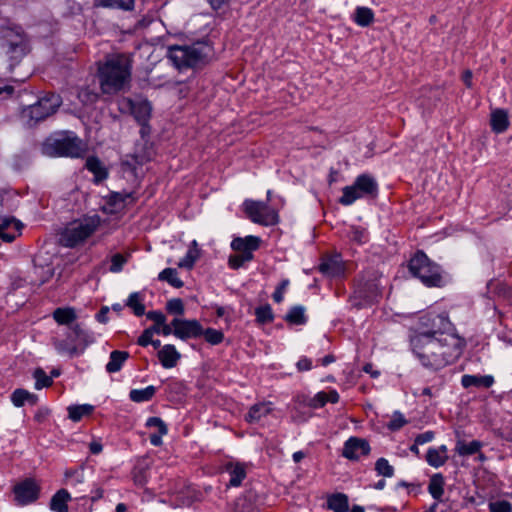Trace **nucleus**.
I'll use <instances>...</instances> for the list:
<instances>
[{"label":"nucleus","instance_id":"39","mask_svg":"<svg viewBox=\"0 0 512 512\" xmlns=\"http://www.w3.org/2000/svg\"><path fill=\"white\" fill-rule=\"evenodd\" d=\"M158 279L168 282L175 288H181L184 285L183 281L178 277L176 269L174 268H166L161 271L158 275Z\"/></svg>","mask_w":512,"mask_h":512},{"label":"nucleus","instance_id":"53","mask_svg":"<svg viewBox=\"0 0 512 512\" xmlns=\"http://www.w3.org/2000/svg\"><path fill=\"white\" fill-rule=\"evenodd\" d=\"M28 397H30L29 391L25 389H16L11 395V401L16 407H22Z\"/></svg>","mask_w":512,"mask_h":512},{"label":"nucleus","instance_id":"33","mask_svg":"<svg viewBox=\"0 0 512 512\" xmlns=\"http://www.w3.org/2000/svg\"><path fill=\"white\" fill-rule=\"evenodd\" d=\"M353 20L361 27L369 26L374 21V12L368 7H357Z\"/></svg>","mask_w":512,"mask_h":512},{"label":"nucleus","instance_id":"20","mask_svg":"<svg viewBox=\"0 0 512 512\" xmlns=\"http://www.w3.org/2000/svg\"><path fill=\"white\" fill-rule=\"evenodd\" d=\"M494 378L490 375H468L465 374L461 378V384L464 388L469 387H485L489 388L493 385Z\"/></svg>","mask_w":512,"mask_h":512},{"label":"nucleus","instance_id":"25","mask_svg":"<svg viewBox=\"0 0 512 512\" xmlns=\"http://www.w3.org/2000/svg\"><path fill=\"white\" fill-rule=\"evenodd\" d=\"M70 500V494L65 489L57 491L50 501V509L55 512H68L67 502Z\"/></svg>","mask_w":512,"mask_h":512},{"label":"nucleus","instance_id":"14","mask_svg":"<svg viewBox=\"0 0 512 512\" xmlns=\"http://www.w3.org/2000/svg\"><path fill=\"white\" fill-rule=\"evenodd\" d=\"M15 500L19 505H26L34 502L39 497L40 487L31 478H27L16 484L13 488Z\"/></svg>","mask_w":512,"mask_h":512},{"label":"nucleus","instance_id":"4","mask_svg":"<svg viewBox=\"0 0 512 512\" xmlns=\"http://www.w3.org/2000/svg\"><path fill=\"white\" fill-rule=\"evenodd\" d=\"M0 49L17 63L29 51V43L26 34L19 26L0 27Z\"/></svg>","mask_w":512,"mask_h":512},{"label":"nucleus","instance_id":"63","mask_svg":"<svg viewBox=\"0 0 512 512\" xmlns=\"http://www.w3.org/2000/svg\"><path fill=\"white\" fill-rule=\"evenodd\" d=\"M498 293L502 295L504 298L512 301V287L507 285H501L499 287Z\"/></svg>","mask_w":512,"mask_h":512},{"label":"nucleus","instance_id":"55","mask_svg":"<svg viewBox=\"0 0 512 512\" xmlns=\"http://www.w3.org/2000/svg\"><path fill=\"white\" fill-rule=\"evenodd\" d=\"M127 262V258L120 253L112 256L111 266L109 270L113 273H118L123 269L124 264Z\"/></svg>","mask_w":512,"mask_h":512},{"label":"nucleus","instance_id":"37","mask_svg":"<svg viewBox=\"0 0 512 512\" xmlns=\"http://www.w3.org/2000/svg\"><path fill=\"white\" fill-rule=\"evenodd\" d=\"M285 320L293 325H303L306 323L307 318L305 315V308L303 306H294L285 316Z\"/></svg>","mask_w":512,"mask_h":512},{"label":"nucleus","instance_id":"3","mask_svg":"<svg viewBox=\"0 0 512 512\" xmlns=\"http://www.w3.org/2000/svg\"><path fill=\"white\" fill-rule=\"evenodd\" d=\"M101 218L98 215L86 216L69 223L60 234V244L75 248L83 244L98 229Z\"/></svg>","mask_w":512,"mask_h":512},{"label":"nucleus","instance_id":"62","mask_svg":"<svg viewBox=\"0 0 512 512\" xmlns=\"http://www.w3.org/2000/svg\"><path fill=\"white\" fill-rule=\"evenodd\" d=\"M312 363L308 358H302L297 362V368L299 371H308L311 369Z\"/></svg>","mask_w":512,"mask_h":512},{"label":"nucleus","instance_id":"51","mask_svg":"<svg viewBox=\"0 0 512 512\" xmlns=\"http://www.w3.org/2000/svg\"><path fill=\"white\" fill-rule=\"evenodd\" d=\"M349 239L358 244L365 243L368 240V233L362 227H351L349 232Z\"/></svg>","mask_w":512,"mask_h":512},{"label":"nucleus","instance_id":"10","mask_svg":"<svg viewBox=\"0 0 512 512\" xmlns=\"http://www.w3.org/2000/svg\"><path fill=\"white\" fill-rule=\"evenodd\" d=\"M61 104L62 99L58 94L47 93L35 104L30 105L27 109H25L24 114L31 121L37 123L54 114Z\"/></svg>","mask_w":512,"mask_h":512},{"label":"nucleus","instance_id":"44","mask_svg":"<svg viewBox=\"0 0 512 512\" xmlns=\"http://www.w3.org/2000/svg\"><path fill=\"white\" fill-rule=\"evenodd\" d=\"M255 315L257 321L261 324L272 322L274 319L272 308L269 304L257 307L255 309Z\"/></svg>","mask_w":512,"mask_h":512},{"label":"nucleus","instance_id":"21","mask_svg":"<svg viewBox=\"0 0 512 512\" xmlns=\"http://www.w3.org/2000/svg\"><path fill=\"white\" fill-rule=\"evenodd\" d=\"M339 401V394L335 390L329 392H318L314 397L309 399L308 406L311 408H321L326 403H337Z\"/></svg>","mask_w":512,"mask_h":512},{"label":"nucleus","instance_id":"11","mask_svg":"<svg viewBox=\"0 0 512 512\" xmlns=\"http://www.w3.org/2000/svg\"><path fill=\"white\" fill-rule=\"evenodd\" d=\"M243 209L247 217L254 223L270 226L279 221L277 212L267 203L247 199L243 203Z\"/></svg>","mask_w":512,"mask_h":512},{"label":"nucleus","instance_id":"29","mask_svg":"<svg viewBox=\"0 0 512 512\" xmlns=\"http://www.w3.org/2000/svg\"><path fill=\"white\" fill-rule=\"evenodd\" d=\"M327 505L334 512H347L349 508L348 497L343 493L333 494L328 497Z\"/></svg>","mask_w":512,"mask_h":512},{"label":"nucleus","instance_id":"1","mask_svg":"<svg viewBox=\"0 0 512 512\" xmlns=\"http://www.w3.org/2000/svg\"><path fill=\"white\" fill-rule=\"evenodd\" d=\"M411 346L422 365L441 369L460 357L464 342L456 334H447L441 338L415 334L411 338Z\"/></svg>","mask_w":512,"mask_h":512},{"label":"nucleus","instance_id":"27","mask_svg":"<svg viewBox=\"0 0 512 512\" xmlns=\"http://www.w3.org/2000/svg\"><path fill=\"white\" fill-rule=\"evenodd\" d=\"M226 471L230 475L229 487H238L241 485L242 481L246 477L245 468L241 464H228L226 466Z\"/></svg>","mask_w":512,"mask_h":512},{"label":"nucleus","instance_id":"54","mask_svg":"<svg viewBox=\"0 0 512 512\" xmlns=\"http://www.w3.org/2000/svg\"><path fill=\"white\" fill-rule=\"evenodd\" d=\"M490 512H512V504L506 500L489 503Z\"/></svg>","mask_w":512,"mask_h":512},{"label":"nucleus","instance_id":"61","mask_svg":"<svg viewBox=\"0 0 512 512\" xmlns=\"http://www.w3.org/2000/svg\"><path fill=\"white\" fill-rule=\"evenodd\" d=\"M112 199H113V202L114 204H118V203H131L133 202V198H132V195L131 194H128V193H115L113 196H112Z\"/></svg>","mask_w":512,"mask_h":512},{"label":"nucleus","instance_id":"8","mask_svg":"<svg viewBox=\"0 0 512 512\" xmlns=\"http://www.w3.org/2000/svg\"><path fill=\"white\" fill-rule=\"evenodd\" d=\"M409 271L427 286H440L442 277L438 265L423 253L417 252L409 262Z\"/></svg>","mask_w":512,"mask_h":512},{"label":"nucleus","instance_id":"41","mask_svg":"<svg viewBox=\"0 0 512 512\" xmlns=\"http://www.w3.org/2000/svg\"><path fill=\"white\" fill-rule=\"evenodd\" d=\"M481 446V443L476 440H473L469 443L458 442L456 446V451L459 455L469 456L477 453L480 450Z\"/></svg>","mask_w":512,"mask_h":512},{"label":"nucleus","instance_id":"35","mask_svg":"<svg viewBox=\"0 0 512 512\" xmlns=\"http://www.w3.org/2000/svg\"><path fill=\"white\" fill-rule=\"evenodd\" d=\"M156 393L154 386H147L144 389H133L129 393V397L133 402L141 403L149 401L153 398Z\"/></svg>","mask_w":512,"mask_h":512},{"label":"nucleus","instance_id":"52","mask_svg":"<svg viewBox=\"0 0 512 512\" xmlns=\"http://www.w3.org/2000/svg\"><path fill=\"white\" fill-rule=\"evenodd\" d=\"M406 423L407 420L405 419L404 415L396 411L393 413L391 420L387 424V428L391 431H397L401 429Z\"/></svg>","mask_w":512,"mask_h":512},{"label":"nucleus","instance_id":"32","mask_svg":"<svg viewBox=\"0 0 512 512\" xmlns=\"http://www.w3.org/2000/svg\"><path fill=\"white\" fill-rule=\"evenodd\" d=\"M85 166L94 174L96 182H100L107 178V171L98 158L89 157L86 160Z\"/></svg>","mask_w":512,"mask_h":512},{"label":"nucleus","instance_id":"36","mask_svg":"<svg viewBox=\"0 0 512 512\" xmlns=\"http://www.w3.org/2000/svg\"><path fill=\"white\" fill-rule=\"evenodd\" d=\"M134 2L135 0H95V5L129 11L133 9Z\"/></svg>","mask_w":512,"mask_h":512},{"label":"nucleus","instance_id":"59","mask_svg":"<svg viewBox=\"0 0 512 512\" xmlns=\"http://www.w3.org/2000/svg\"><path fill=\"white\" fill-rule=\"evenodd\" d=\"M435 437L433 431H426L416 436L415 441L419 445H423L425 443L431 442Z\"/></svg>","mask_w":512,"mask_h":512},{"label":"nucleus","instance_id":"2","mask_svg":"<svg viewBox=\"0 0 512 512\" xmlns=\"http://www.w3.org/2000/svg\"><path fill=\"white\" fill-rule=\"evenodd\" d=\"M132 60L126 54H114L98 63V80L104 94H116L130 83Z\"/></svg>","mask_w":512,"mask_h":512},{"label":"nucleus","instance_id":"42","mask_svg":"<svg viewBox=\"0 0 512 512\" xmlns=\"http://www.w3.org/2000/svg\"><path fill=\"white\" fill-rule=\"evenodd\" d=\"M65 484L72 487L77 488L81 486L84 482V475L82 471L79 470H67L65 472Z\"/></svg>","mask_w":512,"mask_h":512},{"label":"nucleus","instance_id":"34","mask_svg":"<svg viewBox=\"0 0 512 512\" xmlns=\"http://www.w3.org/2000/svg\"><path fill=\"white\" fill-rule=\"evenodd\" d=\"M428 491L434 499H441L444 494V478L441 474H435L430 478Z\"/></svg>","mask_w":512,"mask_h":512},{"label":"nucleus","instance_id":"57","mask_svg":"<svg viewBox=\"0 0 512 512\" xmlns=\"http://www.w3.org/2000/svg\"><path fill=\"white\" fill-rule=\"evenodd\" d=\"M146 317L155 324H164V321H166V316L161 311H149L146 313Z\"/></svg>","mask_w":512,"mask_h":512},{"label":"nucleus","instance_id":"31","mask_svg":"<svg viewBox=\"0 0 512 512\" xmlns=\"http://www.w3.org/2000/svg\"><path fill=\"white\" fill-rule=\"evenodd\" d=\"M319 270L328 276H340L344 272V268L338 259L330 258L324 260L320 266Z\"/></svg>","mask_w":512,"mask_h":512},{"label":"nucleus","instance_id":"45","mask_svg":"<svg viewBox=\"0 0 512 512\" xmlns=\"http://www.w3.org/2000/svg\"><path fill=\"white\" fill-rule=\"evenodd\" d=\"M253 259V254L247 252L246 254L237 252L235 255H231L228 260V264L232 269H239L246 262H249Z\"/></svg>","mask_w":512,"mask_h":512},{"label":"nucleus","instance_id":"58","mask_svg":"<svg viewBox=\"0 0 512 512\" xmlns=\"http://www.w3.org/2000/svg\"><path fill=\"white\" fill-rule=\"evenodd\" d=\"M288 284H289V281L287 279L283 280L280 283L279 287L273 293V299L275 302L280 303L283 300V294H284V291H285L286 287L288 286Z\"/></svg>","mask_w":512,"mask_h":512},{"label":"nucleus","instance_id":"6","mask_svg":"<svg viewBox=\"0 0 512 512\" xmlns=\"http://www.w3.org/2000/svg\"><path fill=\"white\" fill-rule=\"evenodd\" d=\"M342 192L343 194L339 199V203L344 206H349L358 199L376 197L378 193V183L373 176L361 174L356 177L352 185L345 186Z\"/></svg>","mask_w":512,"mask_h":512},{"label":"nucleus","instance_id":"18","mask_svg":"<svg viewBox=\"0 0 512 512\" xmlns=\"http://www.w3.org/2000/svg\"><path fill=\"white\" fill-rule=\"evenodd\" d=\"M260 242L261 240L257 236L250 235L244 238L237 237L232 241L231 247L236 252H241L244 254L249 252L250 254H253V251L259 248Z\"/></svg>","mask_w":512,"mask_h":512},{"label":"nucleus","instance_id":"60","mask_svg":"<svg viewBox=\"0 0 512 512\" xmlns=\"http://www.w3.org/2000/svg\"><path fill=\"white\" fill-rule=\"evenodd\" d=\"M152 340H153V335L151 334V332L149 330L145 329L143 331V333L139 336V338L137 340V344L142 347H146L149 344H151Z\"/></svg>","mask_w":512,"mask_h":512},{"label":"nucleus","instance_id":"23","mask_svg":"<svg viewBox=\"0 0 512 512\" xmlns=\"http://www.w3.org/2000/svg\"><path fill=\"white\" fill-rule=\"evenodd\" d=\"M447 459V448L445 445L438 448H430L426 454V461L428 464L436 468L442 466Z\"/></svg>","mask_w":512,"mask_h":512},{"label":"nucleus","instance_id":"9","mask_svg":"<svg viewBox=\"0 0 512 512\" xmlns=\"http://www.w3.org/2000/svg\"><path fill=\"white\" fill-rule=\"evenodd\" d=\"M43 153L48 156L81 157L85 151L82 141L77 137L50 139L43 144Z\"/></svg>","mask_w":512,"mask_h":512},{"label":"nucleus","instance_id":"38","mask_svg":"<svg viewBox=\"0 0 512 512\" xmlns=\"http://www.w3.org/2000/svg\"><path fill=\"white\" fill-rule=\"evenodd\" d=\"M143 296L139 292L131 293L126 301V306L131 308L136 316L145 314V306L142 303Z\"/></svg>","mask_w":512,"mask_h":512},{"label":"nucleus","instance_id":"30","mask_svg":"<svg viewBox=\"0 0 512 512\" xmlns=\"http://www.w3.org/2000/svg\"><path fill=\"white\" fill-rule=\"evenodd\" d=\"M67 410L69 419L74 422H78L82 418L91 415L94 411V406L90 404L71 405Z\"/></svg>","mask_w":512,"mask_h":512},{"label":"nucleus","instance_id":"15","mask_svg":"<svg viewBox=\"0 0 512 512\" xmlns=\"http://www.w3.org/2000/svg\"><path fill=\"white\" fill-rule=\"evenodd\" d=\"M370 445L366 439L350 437L345 443L342 455L349 460H358L370 453Z\"/></svg>","mask_w":512,"mask_h":512},{"label":"nucleus","instance_id":"28","mask_svg":"<svg viewBox=\"0 0 512 512\" xmlns=\"http://www.w3.org/2000/svg\"><path fill=\"white\" fill-rule=\"evenodd\" d=\"M53 318L59 325H71L77 318L74 308H57L53 312Z\"/></svg>","mask_w":512,"mask_h":512},{"label":"nucleus","instance_id":"24","mask_svg":"<svg viewBox=\"0 0 512 512\" xmlns=\"http://www.w3.org/2000/svg\"><path fill=\"white\" fill-rule=\"evenodd\" d=\"M491 128L496 133L504 132L509 126L508 115L505 110L497 109L491 114Z\"/></svg>","mask_w":512,"mask_h":512},{"label":"nucleus","instance_id":"22","mask_svg":"<svg viewBox=\"0 0 512 512\" xmlns=\"http://www.w3.org/2000/svg\"><path fill=\"white\" fill-rule=\"evenodd\" d=\"M151 105L148 101H140L131 105V111L139 124L145 125L151 116Z\"/></svg>","mask_w":512,"mask_h":512},{"label":"nucleus","instance_id":"43","mask_svg":"<svg viewBox=\"0 0 512 512\" xmlns=\"http://www.w3.org/2000/svg\"><path fill=\"white\" fill-rule=\"evenodd\" d=\"M71 332L67 335L68 339H70L72 342H82L85 345L90 341L89 334L84 331L79 324H74L70 327Z\"/></svg>","mask_w":512,"mask_h":512},{"label":"nucleus","instance_id":"50","mask_svg":"<svg viewBox=\"0 0 512 512\" xmlns=\"http://www.w3.org/2000/svg\"><path fill=\"white\" fill-rule=\"evenodd\" d=\"M202 335L204 336L205 340L212 345H217L224 339V334L220 330L213 328L203 330Z\"/></svg>","mask_w":512,"mask_h":512},{"label":"nucleus","instance_id":"40","mask_svg":"<svg viewBox=\"0 0 512 512\" xmlns=\"http://www.w3.org/2000/svg\"><path fill=\"white\" fill-rule=\"evenodd\" d=\"M54 346L59 353L68 354L71 357L79 353L76 344L68 338L66 340H55Z\"/></svg>","mask_w":512,"mask_h":512},{"label":"nucleus","instance_id":"13","mask_svg":"<svg viewBox=\"0 0 512 512\" xmlns=\"http://www.w3.org/2000/svg\"><path fill=\"white\" fill-rule=\"evenodd\" d=\"M173 335L181 340L197 338L202 335L203 328L198 320L174 318L172 320Z\"/></svg>","mask_w":512,"mask_h":512},{"label":"nucleus","instance_id":"5","mask_svg":"<svg viewBox=\"0 0 512 512\" xmlns=\"http://www.w3.org/2000/svg\"><path fill=\"white\" fill-rule=\"evenodd\" d=\"M211 47L203 42L192 46H175L170 49V59L179 69L193 68L204 63L211 55Z\"/></svg>","mask_w":512,"mask_h":512},{"label":"nucleus","instance_id":"46","mask_svg":"<svg viewBox=\"0 0 512 512\" xmlns=\"http://www.w3.org/2000/svg\"><path fill=\"white\" fill-rule=\"evenodd\" d=\"M33 376L35 378V388L40 390L44 387H49L52 385V377L48 376L45 371L41 368H37Z\"/></svg>","mask_w":512,"mask_h":512},{"label":"nucleus","instance_id":"26","mask_svg":"<svg viewBox=\"0 0 512 512\" xmlns=\"http://www.w3.org/2000/svg\"><path fill=\"white\" fill-rule=\"evenodd\" d=\"M129 358V353L126 351L114 350L110 354L109 362L106 365V370L109 373L120 371L124 362Z\"/></svg>","mask_w":512,"mask_h":512},{"label":"nucleus","instance_id":"16","mask_svg":"<svg viewBox=\"0 0 512 512\" xmlns=\"http://www.w3.org/2000/svg\"><path fill=\"white\" fill-rule=\"evenodd\" d=\"M157 357L163 368L171 369L178 364L181 354L174 345L166 344L158 350Z\"/></svg>","mask_w":512,"mask_h":512},{"label":"nucleus","instance_id":"47","mask_svg":"<svg viewBox=\"0 0 512 512\" xmlns=\"http://www.w3.org/2000/svg\"><path fill=\"white\" fill-rule=\"evenodd\" d=\"M375 470L377 473L384 477H392L394 475V468L391 466L387 459L379 458L375 463Z\"/></svg>","mask_w":512,"mask_h":512},{"label":"nucleus","instance_id":"7","mask_svg":"<svg viewBox=\"0 0 512 512\" xmlns=\"http://www.w3.org/2000/svg\"><path fill=\"white\" fill-rule=\"evenodd\" d=\"M381 275L376 272L367 273V275L358 282L351 298L352 304L355 307L361 308L377 302L381 296Z\"/></svg>","mask_w":512,"mask_h":512},{"label":"nucleus","instance_id":"12","mask_svg":"<svg viewBox=\"0 0 512 512\" xmlns=\"http://www.w3.org/2000/svg\"><path fill=\"white\" fill-rule=\"evenodd\" d=\"M422 325L425 327L417 334H428L433 337L441 338L447 334H454L452 332L453 325L447 316L442 314L428 315L422 318Z\"/></svg>","mask_w":512,"mask_h":512},{"label":"nucleus","instance_id":"56","mask_svg":"<svg viewBox=\"0 0 512 512\" xmlns=\"http://www.w3.org/2000/svg\"><path fill=\"white\" fill-rule=\"evenodd\" d=\"M147 427H155L161 434H167L168 429L163 420L159 417H150L146 422Z\"/></svg>","mask_w":512,"mask_h":512},{"label":"nucleus","instance_id":"48","mask_svg":"<svg viewBox=\"0 0 512 512\" xmlns=\"http://www.w3.org/2000/svg\"><path fill=\"white\" fill-rule=\"evenodd\" d=\"M200 257V251L189 250L185 257L178 263L179 268L192 269L197 259Z\"/></svg>","mask_w":512,"mask_h":512},{"label":"nucleus","instance_id":"17","mask_svg":"<svg viewBox=\"0 0 512 512\" xmlns=\"http://www.w3.org/2000/svg\"><path fill=\"white\" fill-rule=\"evenodd\" d=\"M22 223L17 219L3 218L0 223V238L5 242H12L20 235Z\"/></svg>","mask_w":512,"mask_h":512},{"label":"nucleus","instance_id":"19","mask_svg":"<svg viewBox=\"0 0 512 512\" xmlns=\"http://www.w3.org/2000/svg\"><path fill=\"white\" fill-rule=\"evenodd\" d=\"M271 403H257L250 407L245 415V420L250 424L259 423L264 417L272 412Z\"/></svg>","mask_w":512,"mask_h":512},{"label":"nucleus","instance_id":"49","mask_svg":"<svg viewBox=\"0 0 512 512\" xmlns=\"http://www.w3.org/2000/svg\"><path fill=\"white\" fill-rule=\"evenodd\" d=\"M166 310L170 314L182 316L185 312V307L180 298H173L166 303Z\"/></svg>","mask_w":512,"mask_h":512},{"label":"nucleus","instance_id":"64","mask_svg":"<svg viewBox=\"0 0 512 512\" xmlns=\"http://www.w3.org/2000/svg\"><path fill=\"white\" fill-rule=\"evenodd\" d=\"M49 414V410L48 409H45V408H41L39 409L35 416H34V419L39 422V423H42L48 416Z\"/></svg>","mask_w":512,"mask_h":512}]
</instances>
